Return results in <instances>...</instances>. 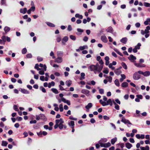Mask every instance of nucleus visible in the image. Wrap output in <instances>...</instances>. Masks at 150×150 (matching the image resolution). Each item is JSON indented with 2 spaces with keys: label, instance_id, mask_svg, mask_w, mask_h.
Returning <instances> with one entry per match:
<instances>
[{
  "label": "nucleus",
  "instance_id": "obj_1",
  "mask_svg": "<svg viewBox=\"0 0 150 150\" xmlns=\"http://www.w3.org/2000/svg\"><path fill=\"white\" fill-rule=\"evenodd\" d=\"M91 71H93L95 74L97 72H100L102 70L103 66L102 65L100 66L98 63L96 65H91L89 66Z\"/></svg>",
  "mask_w": 150,
  "mask_h": 150
},
{
  "label": "nucleus",
  "instance_id": "obj_2",
  "mask_svg": "<svg viewBox=\"0 0 150 150\" xmlns=\"http://www.w3.org/2000/svg\"><path fill=\"white\" fill-rule=\"evenodd\" d=\"M100 103L103 106H105L109 105L111 106L112 105V101L111 99H109L106 102L103 101L102 100L100 99L99 100Z\"/></svg>",
  "mask_w": 150,
  "mask_h": 150
},
{
  "label": "nucleus",
  "instance_id": "obj_3",
  "mask_svg": "<svg viewBox=\"0 0 150 150\" xmlns=\"http://www.w3.org/2000/svg\"><path fill=\"white\" fill-rule=\"evenodd\" d=\"M55 123L58 124L59 126V128L60 129H62L63 128L64 121L62 118L59 119H57L55 120Z\"/></svg>",
  "mask_w": 150,
  "mask_h": 150
},
{
  "label": "nucleus",
  "instance_id": "obj_4",
  "mask_svg": "<svg viewBox=\"0 0 150 150\" xmlns=\"http://www.w3.org/2000/svg\"><path fill=\"white\" fill-rule=\"evenodd\" d=\"M98 143L100 144V146L102 147L107 148L111 146V144L109 142L106 143H102V141L100 140Z\"/></svg>",
  "mask_w": 150,
  "mask_h": 150
},
{
  "label": "nucleus",
  "instance_id": "obj_5",
  "mask_svg": "<svg viewBox=\"0 0 150 150\" xmlns=\"http://www.w3.org/2000/svg\"><path fill=\"white\" fill-rule=\"evenodd\" d=\"M140 75L137 72H135L133 74V78L135 80H138L140 78Z\"/></svg>",
  "mask_w": 150,
  "mask_h": 150
},
{
  "label": "nucleus",
  "instance_id": "obj_6",
  "mask_svg": "<svg viewBox=\"0 0 150 150\" xmlns=\"http://www.w3.org/2000/svg\"><path fill=\"white\" fill-rule=\"evenodd\" d=\"M121 121L125 124H128L130 125H132V124L128 120L126 119L124 117L122 118Z\"/></svg>",
  "mask_w": 150,
  "mask_h": 150
},
{
  "label": "nucleus",
  "instance_id": "obj_7",
  "mask_svg": "<svg viewBox=\"0 0 150 150\" xmlns=\"http://www.w3.org/2000/svg\"><path fill=\"white\" fill-rule=\"evenodd\" d=\"M81 92L82 93L85 94L87 96H88L90 95V91L87 90L82 89L81 90Z\"/></svg>",
  "mask_w": 150,
  "mask_h": 150
},
{
  "label": "nucleus",
  "instance_id": "obj_8",
  "mask_svg": "<svg viewBox=\"0 0 150 150\" xmlns=\"http://www.w3.org/2000/svg\"><path fill=\"white\" fill-rule=\"evenodd\" d=\"M121 68V67L115 70L114 72L117 75H120L122 73L121 71L120 70Z\"/></svg>",
  "mask_w": 150,
  "mask_h": 150
},
{
  "label": "nucleus",
  "instance_id": "obj_9",
  "mask_svg": "<svg viewBox=\"0 0 150 150\" xmlns=\"http://www.w3.org/2000/svg\"><path fill=\"white\" fill-rule=\"evenodd\" d=\"M101 40L105 43H107L108 41V39L105 35H103L101 37Z\"/></svg>",
  "mask_w": 150,
  "mask_h": 150
},
{
  "label": "nucleus",
  "instance_id": "obj_10",
  "mask_svg": "<svg viewBox=\"0 0 150 150\" xmlns=\"http://www.w3.org/2000/svg\"><path fill=\"white\" fill-rule=\"evenodd\" d=\"M92 106L93 105L91 103H88V105L85 106V108L86 109L87 111L88 112L90 108H91Z\"/></svg>",
  "mask_w": 150,
  "mask_h": 150
},
{
  "label": "nucleus",
  "instance_id": "obj_11",
  "mask_svg": "<svg viewBox=\"0 0 150 150\" xmlns=\"http://www.w3.org/2000/svg\"><path fill=\"white\" fill-rule=\"evenodd\" d=\"M19 90L22 93L25 94H28L29 93V92L28 90L23 89L21 88Z\"/></svg>",
  "mask_w": 150,
  "mask_h": 150
},
{
  "label": "nucleus",
  "instance_id": "obj_12",
  "mask_svg": "<svg viewBox=\"0 0 150 150\" xmlns=\"http://www.w3.org/2000/svg\"><path fill=\"white\" fill-rule=\"evenodd\" d=\"M68 38L67 36H65L64 37L62 40V43L65 45L66 42L68 41Z\"/></svg>",
  "mask_w": 150,
  "mask_h": 150
},
{
  "label": "nucleus",
  "instance_id": "obj_13",
  "mask_svg": "<svg viewBox=\"0 0 150 150\" xmlns=\"http://www.w3.org/2000/svg\"><path fill=\"white\" fill-rule=\"evenodd\" d=\"M27 11L26 8H25L23 9L21 8L20 10V12L23 14H25Z\"/></svg>",
  "mask_w": 150,
  "mask_h": 150
},
{
  "label": "nucleus",
  "instance_id": "obj_14",
  "mask_svg": "<svg viewBox=\"0 0 150 150\" xmlns=\"http://www.w3.org/2000/svg\"><path fill=\"white\" fill-rule=\"evenodd\" d=\"M105 64L106 65H108L109 64V58L108 56H106L105 57Z\"/></svg>",
  "mask_w": 150,
  "mask_h": 150
},
{
  "label": "nucleus",
  "instance_id": "obj_15",
  "mask_svg": "<svg viewBox=\"0 0 150 150\" xmlns=\"http://www.w3.org/2000/svg\"><path fill=\"white\" fill-rule=\"evenodd\" d=\"M127 40L126 38H124L120 40V42L124 44H126Z\"/></svg>",
  "mask_w": 150,
  "mask_h": 150
},
{
  "label": "nucleus",
  "instance_id": "obj_16",
  "mask_svg": "<svg viewBox=\"0 0 150 150\" xmlns=\"http://www.w3.org/2000/svg\"><path fill=\"white\" fill-rule=\"evenodd\" d=\"M144 76H148L150 75V71H146L144 72L143 75Z\"/></svg>",
  "mask_w": 150,
  "mask_h": 150
},
{
  "label": "nucleus",
  "instance_id": "obj_17",
  "mask_svg": "<svg viewBox=\"0 0 150 150\" xmlns=\"http://www.w3.org/2000/svg\"><path fill=\"white\" fill-rule=\"evenodd\" d=\"M128 59L130 60H133L136 59V57L132 55H131L128 57Z\"/></svg>",
  "mask_w": 150,
  "mask_h": 150
},
{
  "label": "nucleus",
  "instance_id": "obj_18",
  "mask_svg": "<svg viewBox=\"0 0 150 150\" xmlns=\"http://www.w3.org/2000/svg\"><path fill=\"white\" fill-rule=\"evenodd\" d=\"M150 30V26H147L144 32L146 34H147L149 33V30Z\"/></svg>",
  "mask_w": 150,
  "mask_h": 150
},
{
  "label": "nucleus",
  "instance_id": "obj_19",
  "mask_svg": "<svg viewBox=\"0 0 150 150\" xmlns=\"http://www.w3.org/2000/svg\"><path fill=\"white\" fill-rule=\"evenodd\" d=\"M63 60L62 59V57H58L56 59V61L58 63H60L62 62Z\"/></svg>",
  "mask_w": 150,
  "mask_h": 150
},
{
  "label": "nucleus",
  "instance_id": "obj_20",
  "mask_svg": "<svg viewBox=\"0 0 150 150\" xmlns=\"http://www.w3.org/2000/svg\"><path fill=\"white\" fill-rule=\"evenodd\" d=\"M65 83L67 86L69 87L71 84L72 81L70 80L67 81L65 82Z\"/></svg>",
  "mask_w": 150,
  "mask_h": 150
},
{
  "label": "nucleus",
  "instance_id": "obj_21",
  "mask_svg": "<svg viewBox=\"0 0 150 150\" xmlns=\"http://www.w3.org/2000/svg\"><path fill=\"white\" fill-rule=\"evenodd\" d=\"M68 125L69 126H71V128H73V127H74V121H71L70 122H69Z\"/></svg>",
  "mask_w": 150,
  "mask_h": 150
},
{
  "label": "nucleus",
  "instance_id": "obj_22",
  "mask_svg": "<svg viewBox=\"0 0 150 150\" xmlns=\"http://www.w3.org/2000/svg\"><path fill=\"white\" fill-rule=\"evenodd\" d=\"M4 30L5 33H7L10 30V28L8 26H6L4 27Z\"/></svg>",
  "mask_w": 150,
  "mask_h": 150
},
{
  "label": "nucleus",
  "instance_id": "obj_23",
  "mask_svg": "<svg viewBox=\"0 0 150 150\" xmlns=\"http://www.w3.org/2000/svg\"><path fill=\"white\" fill-rule=\"evenodd\" d=\"M106 30L107 32L112 33L113 28L111 27H109Z\"/></svg>",
  "mask_w": 150,
  "mask_h": 150
},
{
  "label": "nucleus",
  "instance_id": "obj_24",
  "mask_svg": "<svg viewBox=\"0 0 150 150\" xmlns=\"http://www.w3.org/2000/svg\"><path fill=\"white\" fill-rule=\"evenodd\" d=\"M125 146L127 149H130L132 146V145L129 143H127L125 144Z\"/></svg>",
  "mask_w": 150,
  "mask_h": 150
},
{
  "label": "nucleus",
  "instance_id": "obj_25",
  "mask_svg": "<svg viewBox=\"0 0 150 150\" xmlns=\"http://www.w3.org/2000/svg\"><path fill=\"white\" fill-rule=\"evenodd\" d=\"M128 85V84L126 82H124L122 83L121 86L123 88L127 87Z\"/></svg>",
  "mask_w": 150,
  "mask_h": 150
},
{
  "label": "nucleus",
  "instance_id": "obj_26",
  "mask_svg": "<svg viewBox=\"0 0 150 150\" xmlns=\"http://www.w3.org/2000/svg\"><path fill=\"white\" fill-rule=\"evenodd\" d=\"M149 22H150V18H147L146 20L144 22V24L145 25H147L149 24Z\"/></svg>",
  "mask_w": 150,
  "mask_h": 150
},
{
  "label": "nucleus",
  "instance_id": "obj_27",
  "mask_svg": "<svg viewBox=\"0 0 150 150\" xmlns=\"http://www.w3.org/2000/svg\"><path fill=\"white\" fill-rule=\"evenodd\" d=\"M75 17L76 18H78L79 19H82L83 18V16L80 15L79 13H77L75 15Z\"/></svg>",
  "mask_w": 150,
  "mask_h": 150
},
{
  "label": "nucleus",
  "instance_id": "obj_28",
  "mask_svg": "<svg viewBox=\"0 0 150 150\" xmlns=\"http://www.w3.org/2000/svg\"><path fill=\"white\" fill-rule=\"evenodd\" d=\"M54 82L53 81H52L51 83H48V87L49 88H50L52 86H54Z\"/></svg>",
  "mask_w": 150,
  "mask_h": 150
},
{
  "label": "nucleus",
  "instance_id": "obj_29",
  "mask_svg": "<svg viewBox=\"0 0 150 150\" xmlns=\"http://www.w3.org/2000/svg\"><path fill=\"white\" fill-rule=\"evenodd\" d=\"M117 140V138L116 137H115L114 138L112 139L111 140V143L112 144H114L115 142Z\"/></svg>",
  "mask_w": 150,
  "mask_h": 150
},
{
  "label": "nucleus",
  "instance_id": "obj_30",
  "mask_svg": "<svg viewBox=\"0 0 150 150\" xmlns=\"http://www.w3.org/2000/svg\"><path fill=\"white\" fill-rule=\"evenodd\" d=\"M79 49L81 50H83L84 49H87L88 47L87 46L84 45L83 46H80L79 47Z\"/></svg>",
  "mask_w": 150,
  "mask_h": 150
},
{
  "label": "nucleus",
  "instance_id": "obj_31",
  "mask_svg": "<svg viewBox=\"0 0 150 150\" xmlns=\"http://www.w3.org/2000/svg\"><path fill=\"white\" fill-rule=\"evenodd\" d=\"M8 142L6 141H3L2 142L1 145L3 146H6L8 144Z\"/></svg>",
  "mask_w": 150,
  "mask_h": 150
},
{
  "label": "nucleus",
  "instance_id": "obj_32",
  "mask_svg": "<svg viewBox=\"0 0 150 150\" xmlns=\"http://www.w3.org/2000/svg\"><path fill=\"white\" fill-rule=\"evenodd\" d=\"M51 90L55 94H58L59 93L58 90L56 88H52L51 89Z\"/></svg>",
  "mask_w": 150,
  "mask_h": 150
},
{
  "label": "nucleus",
  "instance_id": "obj_33",
  "mask_svg": "<svg viewBox=\"0 0 150 150\" xmlns=\"http://www.w3.org/2000/svg\"><path fill=\"white\" fill-rule=\"evenodd\" d=\"M121 65L125 69H127V66L125 63L124 62H122Z\"/></svg>",
  "mask_w": 150,
  "mask_h": 150
},
{
  "label": "nucleus",
  "instance_id": "obj_34",
  "mask_svg": "<svg viewBox=\"0 0 150 150\" xmlns=\"http://www.w3.org/2000/svg\"><path fill=\"white\" fill-rule=\"evenodd\" d=\"M115 85L117 86H120L119 82L118 80L117 79H116L114 81Z\"/></svg>",
  "mask_w": 150,
  "mask_h": 150
},
{
  "label": "nucleus",
  "instance_id": "obj_35",
  "mask_svg": "<svg viewBox=\"0 0 150 150\" xmlns=\"http://www.w3.org/2000/svg\"><path fill=\"white\" fill-rule=\"evenodd\" d=\"M81 78L80 79V80H82L84 79L85 78V74L84 73H81Z\"/></svg>",
  "mask_w": 150,
  "mask_h": 150
},
{
  "label": "nucleus",
  "instance_id": "obj_36",
  "mask_svg": "<svg viewBox=\"0 0 150 150\" xmlns=\"http://www.w3.org/2000/svg\"><path fill=\"white\" fill-rule=\"evenodd\" d=\"M38 72L39 74L41 75H43L45 74L44 71L41 69V70H39Z\"/></svg>",
  "mask_w": 150,
  "mask_h": 150
},
{
  "label": "nucleus",
  "instance_id": "obj_37",
  "mask_svg": "<svg viewBox=\"0 0 150 150\" xmlns=\"http://www.w3.org/2000/svg\"><path fill=\"white\" fill-rule=\"evenodd\" d=\"M106 78L108 79V81L110 83L112 82V78L110 76H107L106 77Z\"/></svg>",
  "mask_w": 150,
  "mask_h": 150
},
{
  "label": "nucleus",
  "instance_id": "obj_38",
  "mask_svg": "<svg viewBox=\"0 0 150 150\" xmlns=\"http://www.w3.org/2000/svg\"><path fill=\"white\" fill-rule=\"evenodd\" d=\"M141 45V44L140 43H139L137 45L135 46V47L137 50H139L140 49Z\"/></svg>",
  "mask_w": 150,
  "mask_h": 150
},
{
  "label": "nucleus",
  "instance_id": "obj_39",
  "mask_svg": "<svg viewBox=\"0 0 150 150\" xmlns=\"http://www.w3.org/2000/svg\"><path fill=\"white\" fill-rule=\"evenodd\" d=\"M39 65L38 64H36L35 66V68L37 69L38 71L41 70V69L39 68Z\"/></svg>",
  "mask_w": 150,
  "mask_h": 150
},
{
  "label": "nucleus",
  "instance_id": "obj_40",
  "mask_svg": "<svg viewBox=\"0 0 150 150\" xmlns=\"http://www.w3.org/2000/svg\"><path fill=\"white\" fill-rule=\"evenodd\" d=\"M45 75L46 76L45 78V80L46 81H47L48 80V77H49V74L48 73H46L45 74Z\"/></svg>",
  "mask_w": 150,
  "mask_h": 150
},
{
  "label": "nucleus",
  "instance_id": "obj_41",
  "mask_svg": "<svg viewBox=\"0 0 150 150\" xmlns=\"http://www.w3.org/2000/svg\"><path fill=\"white\" fill-rule=\"evenodd\" d=\"M144 6L146 7H150V3L144 2Z\"/></svg>",
  "mask_w": 150,
  "mask_h": 150
},
{
  "label": "nucleus",
  "instance_id": "obj_42",
  "mask_svg": "<svg viewBox=\"0 0 150 150\" xmlns=\"http://www.w3.org/2000/svg\"><path fill=\"white\" fill-rule=\"evenodd\" d=\"M47 25L50 27H55V25L54 24L49 22L47 23Z\"/></svg>",
  "mask_w": 150,
  "mask_h": 150
},
{
  "label": "nucleus",
  "instance_id": "obj_43",
  "mask_svg": "<svg viewBox=\"0 0 150 150\" xmlns=\"http://www.w3.org/2000/svg\"><path fill=\"white\" fill-rule=\"evenodd\" d=\"M61 37L60 35H57V40L58 42H59L61 41Z\"/></svg>",
  "mask_w": 150,
  "mask_h": 150
},
{
  "label": "nucleus",
  "instance_id": "obj_44",
  "mask_svg": "<svg viewBox=\"0 0 150 150\" xmlns=\"http://www.w3.org/2000/svg\"><path fill=\"white\" fill-rule=\"evenodd\" d=\"M27 52V49L25 48L23 49L22 50V53L23 54H24L26 53Z\"/></svg>",
  "mask_w": 150,
  "mask_h": 150
},
{
  "label": "nucleus",
  "instance_id": "obj_45",
  "mask_svg": "<svg viewBox=\"0 0 150 150\" xmlns=\"http://www.w3.org/2000/svg\"><path fill=\"white\" fill-rule=\"evenodd\" d=\"M103 72L105 74H107L109 72V71L107 68H105Z\"/></svg>",
  "mask_w": 150,
  "mask_h": 150
},
{
  "label": "nucleus",
  "instance_id": "obj_46",
  "mask_svg": "<svg viewBox=\"0 0 150 150\" xmlns=\"http://www.w3.org/2000/svg\"><path fill=\"white\" fill-rule=\"evenodd\" d=\"M1 39L3 40V41L4 42H5L6 41V37L4 35H3L1 37Z\"/></svg>",
  "mask_w": 150,
  "mask_h": 150
},
{
  "label": "nucleus",
  "instance_id": "obj_47",
  "mask_svg": "<svg viewBox=\"0 0 150 150\" xmlns=\"http://www.w3.org/2000/svg\"><path fill=\"white\" fill-rule=\"evenodd\" d=\"M13 109L15 111H19V109H18V106L16 105H14L13 106Z\"/></svg>",
  "mask_w": 150,
  "mask_h": 150
},
{
  "label": "nucleus",
  "instance_id": "obj_48",
  "mask_svg": "<svg viewBox=\"0 0 150 150\" xmlns=\"http://www.w3.org/2000/svg\"><path fill=\"white\" fill-rule=\"evenodd\" d=\"M40 88L43 92L45 93L46 92L45 89L43 86L40 87Z\"/></svg>",
  "mask_w": 150,
  "mask_h": 150
},
{
  "label": "nucleus",
  "instance_id": "obj_49",
  "mask_svg": "<svg viewBox=\"0 0 150 150\" xmlns=\"http://www.w3.org/2000/svg\"><path fill=\"white\" fill-rule=\"evenodd\" d=\"M39 115L40 118V119H45V117L44 115L40 114Z\"/></svg>",
  "mask_w": 150,
  "mask_h": 150
},
{
  "label": "nucleus",
  "instance_id": "obj_50",
  "mask_svg": "<svg viewBox=\"0 0 150 150\" xmlns=\"http://www.w3.org/2000/svg\"><path fill=\"white\" fill-rule=\"evenodd\" d=\"M70 38L71 40H75L76 39V37L75 36L73 35H70Z\"/></svg>",
  "mask_w": 150,
  "mask_h": 150
},
{
  "label": "nucleus",
  "instance_id": "obj_51",
  "mask_svg": "<svg viewBox=\"0 0 150 150\" xmlns=\"http://www.w3.org/2000/svg\"><path fill=\"white\" fill-rule=\"evenodd\" d=\"M50 56H51V57H52V58L53 59H54L55 58V56H54V52L52 51L50 53Z\"/></svg>",
  "mask_w": 150,
  "mask_h": 150
},
{
  "label": "nucleus",
  "instance_id": "obj_52",
  "mask_svg": "<svg viewBox=\"0 0 150 150\" xmlns=\"http://www.w3.org/2000/svg\"><path fill=\"white\" fill-rule=\"evenodd\" d=\"M57 55L58 56H60L62 55L63 52L61 51H58L57 53Z\"/></svg>",
  "mask_w": 150,
  "mask_h": 150
},
{
  "label": "nucleus",
  "instance_id": "obj_53",
  "mask_svg": "<svg viewBox=\"0 0 150 150\" xmlns=\"http://www.w3.org/2000/svg\"><path fill=\"white\" fill-rule=\"evenodd\" d=\"M6 3V0H1V5H5Z\"/></svg>",
  "mask_w": 150,
  "mask_h": 150
},
{
  "label": "nucleus",
  "instance_id": "obj_54",
  "mask_svg": "<svg viewBox=\"0 0 150 150\" xmlns=\"http://www.w3.org/2000/svg\"><path fill=\"white\" fill-rule=\"evenodd\" d=\"M99 92L100 94H103L104 93V91L103 89L101 88L99 89Z\"/></svg>",
  "mask_w": 150,
  "mask_h": 150
},
{
  "label": "nucleus",
  "instance_id": "obj_55",
  "mask_svg": "<svg viewBox=\"0 0 150 150\" xmlns=\"http://www.w3.org/2000/svg\"><path fill=\"white\" fill-rule=\"evenodd\" d=\"M45 78L44 76H40V79L42 81H44L45 80Z\"/></svg>",
  "mask_w": 150,
  "mask_h": 150
},
{
  "label": "nucleus",
  "instance_id": "obj_56",
  "mask_svg": "<svg viewBox=\"0 0 150 150\" xmlns=\"http://www.w3.org/2000/svg\"><path fill=\"white\" fill-rule=\"evenodd\" d=\"M69 119L71 120H77V119L73 117L72 116H70L69 117Z\"/></svg>",
  "mask_w": 150,
  "mask_h": 150
},
{
  "label": "nucleus",
  "instance_id": "obj_57",
  "mask_svg": "<svg viewBox=\"0 0 150 150\" xmlns=\"http://www.w3.org/2000/svg\"><path fill=\"white\" fill-rule=\"evenodd\" d=\"M37 59L39 62H41L42 60V58L40 57H38L37 58Z\"/></svg>",
  "mask_w": 150,
  "mask_h": 150
},
{
  "label": "nucleus",
  "instance_id": "obj_58",
  "mask_svg": "<svg viewBox=\"0 0 150 150\" xmlns=\"http://www.w3.org/2000/svg\"><path fill=\"white\" fill-rule=\"evenodd\" d=\"M35 6H32L30 8V10L32 11H34L35 10Z\"/></svg>",
  "mask_w": 150,
  "mask_h": 150
},
{
  "label": "nucleus",
  "instance_id": "obj_59",
  "mask_svg": "<svg viewBox=\"0 0 150 150\" xmlns=\"http://www.w3.org/2000/svg\"><path fill=\"white\" fill-rule=\"evenodd\" d=\"M72 30V28H71V25H69L68 26L67 30L69 31H71V30Z\"/></svg>",
  "mask_w": 150,
  "mask_h": 150
},
{
  "label": "nucleus",
  "instance_id": "obj_60",
  "mask_svg": "<svg viewBox=\"0 0 150 150\" xmlns=\"http://www.w3.org/2000/svg\"><path fill=\"white\" fill-rule=\"evenodd\" d=\"M135 26L137 28H139L140 26V24L139 23H135Z\"/></svg>",
  "mask_w": 150,
  "mask_h": 150
},
{
  "label": "nucleus",
  "instance_id": "obj_61",
  "mask_svg": "<svg viewBox=\"0 0 150 150\" xmlns=\"http://www.w3.org/2000/svg\"><path fill=\"white\" fill-rule=\"evenodd\" d=\"M124 98L125 100H127L129 98V95L128 94L125 95L124 96Z\"/></svg>",
  "mask_w": 150,
  "mask_h": 150
},
{
  "label": "nucleus",
  "instance_id": "obj_62",
  "mask_svg": "<svg viewBox=\"0 0 150 150\" xmlns=\"http://www.w3.org/2000/svg\"><path fill=\"white\" fill-rule=\"evenodd\" d=\"M16 119L18 121H21L23 119L22 117H18Z\"/></svg>",
  "mask_w": 150,
  "mask_h": 150
},
{
  "label": "nucleus",
  "instance_id": "obj_63",
  "mask_svg": "<svg viewBox=\"0 0 150 150\" xmlns=\"http://www.w3.org/2000/svg\"><path fill=\"white\" fill-rule=\"evenodd\" d=\"M26 57L28 58H31L32 57V55L31 54H27Z\"/></svg>",
  "mask_w": 150,
  "mask_h": 150
},
{
  "label": "nucleus",
  "instance_id": "obj_64",
  "mask_svg": "<svg viewBox=\"0 0 150 150\" xmlns=\"http://www.w3.org/2000/svg\"><path fill=\"white\" fill-rule=\"evenodd\" d=\"M136 96L139 99H142V96L141 95H136Z\"/></svg>",
  "mask_w": 150,
  "mask_h": 150
}]
</instances>
